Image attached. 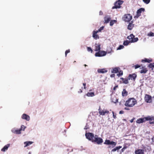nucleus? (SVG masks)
I'll return each mask as SVG.
<instances>
[{
	"label": "nucleus",
	"mask_w": 154,
	"mask_h": 154,
	"mask_svg": "<svg viewBox=\"0 0 154 154\" xmlns=\"http://www.w3.org/2000/svg\"><path fill=\"white\" fill-rule=\"evenodd\" d=\"M137 103V101L135 98H130L126 101L125 105L127 107H132Z\"/></svg>",
	"instance_id": "obj_1"
},
{
	"label": "nucleus",
	"mask_w": 154,
	"mask_h": 154,
	"mask_svg": "<svg viewBox=\"0 0 154 154\" xmlns=\"http://www.w3.org/2000/svg\"><path fill=\"white\" fill-rule=\"evenodd\" d=\"M92 142L98 144H100L103 143V140L102 138L98 137L97 135H95Z\"/></svg>",
	"instance_id": "obj_2"
},
{
	"label": "nucleus",
	"mask_w": 154,
	"mask_h": 154,
	"mask_svg": "<svg viewBox=\"0 0 154 154\" xmlns=\"http://www.w3.org/2000/svg\"><path fill=\"white\" fill-rule=\"evenodd\" d=\"M132 17L130 14H125L122 18L123 20L125 22H129L132 19Z\"/></svg>",
	"instance_id": "obj_3"
},
{
	"label": "nucleus",
	"mask_w": 154,
	"mask_h": 154,
	"mask_svg": "<svg viewBox=\"0 0 154 154\" xmlns=\"http://www.w3.org/2000/svg\"><path fill=\"white\" fill-rule=\"evenodd\" d=\"M123 2L121 0H118L116 1L115 3V5L112 7V9H117L121 8V5H122Z\"/></svg>",
	"instance_id": "obj_4"
},
{
	"label": "nucleus",
	"mask_w": 154,
	"mask_h": 154,
	"mask_svg": "<svg viewBox=\"0 0 154 154\" xmlns=\"http://www.w3.org/2000/svg\"><path fill=\"white\" fill-rule=\"evenodd\" d=\"M104 144L107 145H111L112 146V147L113 148L116 145L117 143L115 142L110 141L109 140H106L104 143Z\"/></svg>",
	"instance_id": "obj_5"
},
{
	"label": "nucleus",
	"mask_w": 154,
	"mask_h": 154,
	"mask_svg": "<svg viewBox=\"0 0 154 154\" xmlns=\"http://www.w3.org/2000/svg\"><path fill=\"white\" fill-rule=\"evenodd\" d=\"M85 135L87 139L92 142L94 137V134L93 133H86Z\"/></svg>",
	"instance_id": "obj_6"
},
{
	"label": "nucleus",
	"mask_w": 154,
	"mask_h": 154,
	"mask_svg": "<svg viewBox=\"0 0 154 154\" xmlns=\"http://www.w3.org/2000/svg\"><path fill=\"white\" fill-rule=\"evenodd\" d=\"M106 54V52L100 50L98 52L95 53V56L96 57H102L105 55Z\"/></svg>",
	"instance_id": "obj_7"
},
{
	"label": "nucleus",
	"mask_w": 154,
	"mask_h": 154,
	"mask_svg": "<svg viewBox=\"0 0 154 154\" xmlns=\"http://www.w3.org/2000/svg\"><path fill=\"white\" fill-rule=\"evenodd\" d=\"M145 122L146 121H150L149 123L150 124L154 123V117L153 116H148L146 117H144Z\"/></svg>",
	"instance_id": "obj_8"
},
{
	"label": "nucleus",
	"mask_w": 154,
	"mask_h": 154,
	"mask_svg": "<svg viewBox=\"0 0 154 154\" xmlns=\"http://www.w3.org/2000/svg\"><path fill=\"white\" fill-rule=\"evenodd\" d=\"M144 100L147 103H150L152 102V97L147 94L145 95L144 97Z\"/></svg>",
	"instance_id": "obj_9"
},
{
	"label": "nucleus",
	"mask_w": 154,
	"mask_h": 154,
	"mask_svg": "<svg viewBox=\"0 0 154 154\" xmlns=\"http://www.w3.org/2000/svg\"><path fill=\"white\" fill-rule=\"evenodd\" d=\"M144 9L143 8H140L137 10V14L134 17V18H137L139 16L141 15V13L142 11H144Z\"/></svg>",
	"instance_id": "obj_10"
},
{
	"label": "nucleus",
	"mask_w": 154,
	"mask_h": 154,
	"mask_svg": "<svg viewBox=\"0 0 154 154\" xmlns=\"http://www.w3.org/2000/svg\"><path fill=\"white\" fill-rule=\"evenodd\" d=\"M98 33L97 31H94L93 32L92 37L95 39H97L99 38V36L97 34Z\"/></svg>",
	"instance_id": "obj_11"
},
{
	"label": "nucleus",
	"mask_w": 154,
	"mask_h": 154,
	"mask_svg": "<svg viewBox=\"0 0 154 154\" xmlns=\"http://www.w3.org/2000/svg\"><path fill=\"white\" fill-rule=\"evenodd\" d=\"M136 77V74L135 73H133L132 74L129 75L128 77V79L129 80L131 79L135 80Z\"/></svg>",
	"instance_id": "obj_12"
},
{
	"label": "nucleus",
	"mask_w": 154,
	"mask_h": 154,
	"mask_svg": "<svg viewBox=\"0 0 154 154\" xmlns=\"http://www.w3.org/2000/svg\"><path fill=\"white\" fill-rule=\"evenodd\" d=\"M100 107L99 109V112L100 115H104L106 113H108L109 111L108 110H105L104 111L103 110H101L100 109Z\"/></svg>",
	"instance_id": "obj_13"
},
{
	"label": "nucleus",
	"mask_w": 154,
	"mask_h": 154,
	"mask_svg": "<svg viewBox=\"0 0 154 154\" xmlns=\"http://www.w3.org/2000/svg\"><path fill=\"white\" fill-rule=\"evenodd\" d=\"M104 23H108L109 21H110L111 20V18L110 17V16L107 15L104 17Z\"/></svg>",
	"instance_id": "obj_14"
},
{
	"label": "nucleus",
	"mask_w": 154,
	"mask_h": 154,
	"mask_svg": "<svg viewBox=\"0 0 154 154\" xmlns=\"http://www.w3.org/2000/svg\"><path fill=\"white\" fill-rule=\"evenodd\" d=\"M22 118L23 119H25L26 121H29L30 120V117L28 115L23 114L22 116Z\"/></svg>",
	"instance_id": "obj_15"
},
{
	"label": "nucleus",
	"mask_w": 154,
	"mask_h": 154,
	"mask_svg": "<svg viewBox=\"0 0 154 154\" xmlns=\"http://www.w3.org/2000/svg\"><path fill=\"white\" fill-rule=\"evenodd\" d=\"M142 69L140 71V72L141 73H146L148 71L147 69L145 67V66H142L141 68Z\"/></svg>",
	"instance_id": "obj_16"
},
{
	"label": "nucleus",
	"mask_w": 154,
	"mask_h": 154,
	"mask_svg": "<svg viewBox=\"0 0 154 154\" xmlns=\"http://www.w3.org/2000/svg\"><path fill=\"white\" fill-rule=\"evenodd\" d=\"M144 152L143 149H138L135 150V154H144Z\"/></svg>",
	"instance_id": "obj_17"
},
{
	"label": "nucleus",
	"mask_w": 154,
	"mask_h": 154,
	"mask_svg": "<svg viewBox=\"0 0 154 154\" xmlns=\"http://www.w3.org/2000/svg\"><path fill=\"white\" fill-rule=\"evenodd\" d=\"M100 49V44H96L95 51H99Z\"/></svg>",
	"instance_id": "obj_18"
},
{
	"label": "nucleus",
	"mask_w": 154,
	"mask_h": 154,
	"mask_svg": "<svg viewBox=\"0 0 154 154\" xmlns=\"http://www.w3.org/2000/svg\"><path fill=\"white\" fill-rule=\"evenodd\" d=\"M134 27V24H133V22L131 21V23H130L128 26L127 28L129 30H131Z\"/></svg>",
	"instance_id": "obj_19"
},
{
	"label": "nucleus",
	"mask_w": 154,
	"mask_h": 154,
	"mask_svg": "<svg viewBox=\"0 0 154 154\" xmlns=\"http://www.w3.org/2000/svg\"><path fill=\"white\" fill-rule=\"evenodd\" d=\"M10 146V144H8L7 145H5L3 148L1 149V151L3 152H5L6 150H7L8 148Z\"/></svg>",
	"instance_id": "obj_20"
},
{
	"label": "nucleus",
	"mask_w": 154,
	"mask_h": 154,
	"mask_svg": "<svg viewBox=\"0 0 154 154\" xmlns=\"http://www.w3.org/2000/svg\"><path fill=\"white\" fill-rule=\"evenodd\" d=\"M145 122L144 118H140L138 119L136 121V122L137 123L140 124L143 123Z\"/></svg>",
	"instance_id": "obj_21"
},
{
	"label": "nucleus",
	"mask_w": 154,
	"mask_h": 154,
	"mask_svg": "<svg viewBox=\"0 0 154 154\" xmlns=\"http://www.w3.org/2000/svg\"><path fill=\"white\" fill-rule=\"evenodd\" d=\"M128 94V92L125 90V89H123L122 91V95L123 97L126 96Z\"/></svg>",
	"instance_id": "obj_22"
},
{
	"label": "nucleus",
	"mask_w": 154,
	"mask_h": 154,
	"mask_svg": "<svg viewBox=\"0 0 154 154\" xmlns=\"http://www.w3.org/2000/svg\"><path fill=\"white\" fill-rule=\"evenodd\" d=\"M97 72L99 73H104L107 72V70L105 69H99L97 70Z\"/></svg>",
	"instance_id": "obj_23"
},
{
	"label": "nucleus",
	"mask_w": 154,
	"mask_h": 154,
	"mask_svg": "<svg viewBox=\"0 0 154 154\" xmlns=\"http://www.w3.org/2000/svg\"><path fill=\"white\" fill-rule=\"evenodd\" d=\"M120 79L123 81V83L124 84H128L129 82L128 81V79H124L123 78H121Z\"/></svg>",
	"instance_id": "obj_24"
},
{
	"label": "nucleus",
	"mask_w": 154,
	"mask_h": 154,
	"mask_svg": "<svg viewBox=\"0 0 154 154\" xmlns=\"http://www.w3.org/2000/svg\"><path fill=\"white\" fill-rule=\"evenodd\" d=\"M152 61V59H149L146 58H145L142 60V62H148L149 63Z\"/></svg>",
	"instance_id": "obj_25"
},
{
	"label": "nucleus",
	"mask_w": 154,
	"mask_h": 154,
	"mask_svg": "<svg viewBox=\"0 0 154 154\" xmlns=\"http://www.w3.org/2000/svg\"><path fill=\"white\" fill-rule=\"evenodd\" d=\"M33 142L32 141H26L24 142V144H25L24 147H27L30 145Z\"/></svg>",
	"instance_id": "obj_26"
},
{
	"label": "nucleus",
	"mask_w": 154,
	"mask_h": 154,
	"mask_svg": "<svg viewBox=\"0 0 154 154\" xmlns=\"http://www.w3.org/2000/svg\"><path fill=\"white\" fill-rule=\"evenodd\" d=\"M119 68L118 67H116L113 69V70L112 71V72L113 73H117L118 71Z\"/></svg>",
	"instance_id": "obj_27"
},
{
	"label": "nucleus",
	"mask_w": 154,
	"mask_h": 154,
	"mask_svg": "<svg viewBox=\"0 0 154 154\" xmlns=\"http://www.w3.org/2000/svg\"><path fill=\"white\" fill-rule=\"evenodd\" d=\"M122 146H120L116 147L115 148H114V149H112V150L111 152H115L117 150H118L119 149H120L122 148Z\"/></svg>",
	"instance_id": "obj_28"
},
{
	"label": "nucleus",
	"mask_w": 154,
	"mask_h": 154,
	"mask_svg": "<svg viewBox=\"0 0 154 154\" xmlns=\"http://www.w3.org/2000/svg\"><path fill=\"white\" fill-rule=\"evenodd\" d=\"M138 40V38L137 37L135 38L134 37L133 38L132 40L131 41V43L135 42H137Z\"/></svg>",
	"instance_id": "obj_29"
},
{
	"label": "nucleus",
	"mask_w": 154,
	"mask_h": 154,
	"mask_svg": "<svg viewBox=\"0 0 154 154\" xmlns=\"http://www.w3.org/2000/svg\"><path fill=\"white\" fill-rule=\"evenodd\" d=\"M135 36L133 35V34H130V35L128 36L127 38L129 39L130 40H132L133 38Z\"/></svg>",
	"instance_id": "obj_30"
},
{
	"label": "nucleus",
	"mask_w": 154,
	"mask_h": 154,
	"mask_svg": "<svg viewBox=\"0 0 154 154\" xmlns=\"http://www.w3.org/2000/svg\"><path fill=\"white\" fill-rule=\"evenodd\" d=\"M130 43H131L130 40V41L126 40L125 41H124L123 44L124 45L127 46V45H128Z\"/></svg>",
	"instance_id": "obj_31"
},
{
	"label": "nucleus",
	"mask_w": 154,
	"mask_h": 154,
	"mask_svg": "<svg viewBox=\"0 0 154 154\" xmlns=\"http://www.w3.org/2000/svg\"><path fill=\"white\" fill-rule=\"evenodd\" d=\"M94 95V92H88L87 94V96L88 97H93Z\"/></svg>",
	"instance_id": "obj_32"
},
{
	"label": "nucleus",
	"mask_w": 154,
	"mask_h": 154,
	"mask_svg": "<svg viewBox=\"0 0 154 154\" xmlns=\"http://www.w3.org/2000/svg\"><path fill=\"white\" fill-rule=\"evenodd\" d=\"M21 131L20 129L16 130L14 131V133L17 134H20L21 133Z\"/></svg>",
	"instance_id": "obj_33"
},
{
	"label": "nucleus",
	"mask_w": 154,
	"mask_h": 154,
	"mask_svg": "<svg viewBox=\"0 0 154 154\" xmlns=\"http://www.w3.org/2000/svg\"><path fill=\"white\" fill-rule=\"evenodd\" d=\"M149 68H152L154 67V63H150L148 66Z\"/></svg>",
	"instance_id": "obj_34"
},
{
	"label": "nucleus",
	"mask_w": 154,
	"mask_h": 154,
	"mask_svg": "<svg viewBox=\"0 0 154 154\" xmlns=\"http://www.w3.org/2000/svg\"><path fill=\"white\" fill-rule=\"evenodd\" d=\"M116 21V20H112L110 21V25L111 26H112L114 23Z\"/></svg>",
	"instance_id": "obj_35"
},
{
	"label": "nucleus",
	"mask_w": 154,
	"mask_h": 154,
	"mask_svg": "<svg viewBox=\"0 0 154 154\" xmlns=\"http://www.w3.org/2000/svg\"><path fill=\"white\" fill-rule=\"evenodd\" d=\"M147 35L149 36H154V33L152 32H150L147 34Z\"/></svg>",
	"instance_id": "obj_36"
},
{
	"label": "nucleus",
	"mask_w": 154,
	"mask_h": 154,
	"mask_svg": "<svg viewBox=\"0 0 154 154\" xmlns=\"http://www.w3.org/2000/svg\"><path fill=\"white\" fill-rule=\"evenodd\" d=\"M122 75H123V71L122 70H121L119 72V73L117 74V75L119 77L120 76Z\"/></svg>",
	"instance_id": "obj_37"
},
{
	"label": "nucleus",
	"mask_w": 154,
	"mask_h": 154,
	"mask_svg": "<svg viewBox=\"0 0 154 154\" xmlns=\"http://www.w3.org/2000/svg\"><path fill=\"white\" fill-rule=\"evenodd\" d=\"M150 0H143V1L145 4H147L150 2Z\"/></svg>",
	"instance_id": "obj_38"
},
{
	"label": "nucleus",
	"mask_w": 154,
	"mask_h": 154,
	"mask_svg": "<svg viewBox=\"0 0 154 154\" xmlns=\"http://www.w3.org/2000/svg\"><path fill=\"white\" fill-rule=\"evenodd\" d=\"M26 128V127H25L24 125H22L21 126V128L20 129V130H21V131H22V130L24 131Z\"/></svg>",
	"instance_id": "obj_39"
},
{
	"label": "nucleus",
	"mask_w": 154,
	"mask_h": 154,
	"mask_svg": "<svg viewBox=\"0 0 154 154\" xmlns=\"http://www.w3.org/2000/svg\"><path fill=\"white\" fill-rule=\"evenodd\" d=\"M104 27L103 26L101 27L98 30L96 31H97L98 32H100L101 30L103 29Z\"/></svg>",
	"instance_id": "obj_40"
},
{
	"label": "nucleus",
	"mask_w": 154,
	"mask_h": 154,
	"mask_svg": "<svg viewBox=\"0 0 154 154\" xmlns=\"http://www.w3.org/2000/svg\"><path fill=\"white\" fill-rule=\"evenodd\" d=\"M124 46L123 45H121L118 48H117V50H120L121 49H123L124 48Z\"/></svg>",
	"instance_id": "obj_41"
},
{
	"label": "nucleus",
	"mask_w": 154,
	"mask_h": 154,
	"mask_svg": "<svg viewBox=\"0 0 154 154\" xmlns=\"http://www.w3.org/2000/svg\"><path fill=\"white\" fill-rule=\"evenodd\" d=\"M87 50L88 51H91V53L93 52V50L90 47H87Z\"/></svg>",
	"instance_id": "obj_42"
},
{
	"label": "nucleus",
	"mask_w": 154,
	"mask_h": 154,
	"mask_svg": "<svg viewBox=\"0 0 154 154\" xmlns=\"http://www.w3.org/2000/svg\"><path fill=\"white\" fill-rule=\"evenodd\" d=\"M70 52V50L69 49H68V50H66V51H65V56L66 57V56H67V54L68 53H69Z\"/></svg>",
	"instance_id": "obj_43"
},
{
	"label": "nucleus",
	"mask_w": 154,
	"mask_h": 154,
	"mask_svg": "<svg viewBox=\"0 0 154 154\" xmlns=\"http://www.w3.org/2000/svg\"><path fill=\"white\" fill-rule=\"evenodd\" d=\"M134 67L135 69H137L138 68L140 67V66L139 65L137 64L135 65H134Z\"/></svg>",
	"instance_id": "obj_44"
},
{
	"label": "nucleus",
	"mask_w": 154,
	"mask_h": 154,
	"mask_svg": "<svg viewBox=\"0 0 154 154\" xmlns=\"http://www.w3.org/2000/svg\"><path fill=\"white\" fill-rule=\"evenodd\" d=\"M112 113L113 114V117L114 119H116V114L115 115L114 114V112H112Z\"/></svg>",
	"instance_id": "obj_45"
},
{
	"label": "nucleus",
	"mask_w": 154,
	"mask_h": 154,
	"mask_svg": "<svg viewBox=\"0 0 154 154\" xmlns=\"http://www.w3.org/2000/svg\"><path fill=\"white\" fill-rule=\"evenodd\" d=\"M109 48L110 49V51H109L108 50V49L107 50V52L108 53H111L112 52H113V51H112V48Z\"/></svg>",
	"instance_id": "obj_46"
},
{
	"label": "nucleus",
	"mask_w": 154,
	"mask_h": 154,
	"mask_svg": "<svg viewBox=\"0 0 154 154\" xmlns=\"http://www.w3.org/2000/svg\"><path fill=\"white\" fill-rule=\"evenodd\" d=\"M118 87V85H116L115 86L114 88H113V90L115 91L116 90V89Z\"/></svg>",
	"instance_id": "obj_47"
},
{
	"label": "nucleus",
	"mask_w": 154,
	"mask_h": 154,
	"mask_svg": "<svg viewBox=\"0 0 154 154\" xmlns=\"http://www.w3.org/2000/svg\"><path fill=\"white\" fill-rule=\"evenodd\" d=\"M83 85L84 86V88L85 89H86V83H83Z\"/></svg>",
	"instance_id": "obj_48"
},
{
	"label": "nucleus",
	"mask_w": 154,
	"mask_h": 154,
	"mask_svg": "<svg viewBox=\"0 0 154 154\" xmlns=\"http://www.w3.org/2000/svg\"><path fill=\"white\" fill-rule=\"evenodd\" d=\"M103 12L101 11H100L99 12V15H103Z\"/></svg>",
	"instance_id": "obj_49"
},
{
	"label": "nucleus",
	"mask_w": 154,
	"mask_h": 154,
	"mask_svg": "<svg viewBox=\"0 0 154 154\" xmlns=\"http://www.w3.org/2000/svg\"><path fill=\"white\" fill-rule=\"evenodd\" d=\"M123 148L125 149H126L127 148V145L126 144H124Z\"/></svg>",
	"instance_id": "obj_50"
},
{
	"label": "nucleus",
	"mask_w": 154,
	"mask_h": 154,
	"mask_svg": "<svg viewBox=\"0 0 154 154\" xmlns=\"http://www.w3.org/2000/svg\"><path fill=\"white\" fill-rule=\"evenodd\" d=\"M115 74H111V75H110V77L112 78V77H115Z\"/></svg>",
	"instance_id": "obj_51"
},
{
	"label": "nucleus",
	"mask_w": 154,
	"mask_h": 154,
	"mask_svg": "<svg viewBox=\"0 0 154 154\" xmlns=\"http://www.w3.org/2000/svg\"><path fill=\"white\" fill-rule=\"evenodd\" d=\"M118 99H116V100L115 101H112L114 103H116L118 102Z\"/></svg>",
	"instance_id": "obj_52"
},
{
	"label": "nucleus",
	"mask_w": 154,
	"mask_h": 154,
	"mask_svg": "<svg viewBox=\"0 0 154 154\" xmlns=\"http://www.w3.org/2000/svg\"><path fill=\"white\" fill-rule=\"evenodd\" d=\"M124 111H123L122 110H121L119 112V113L120 114H123L124 113Z\"/></svg>",
	"instance_id": "obj_53"
},
{
	"label": "nucleus",
	"mask_w": 154,
	"mask_h": 154,
	"mask_svg": "<svg viewBox=\"0 0 154 154\" xmlns=\"http://www.w3.org/2000/svg\"><path fill=\"white\" fill-rule=\"evenodd\" d=\"M134 119H131V120H130V122L131 123H132L133 122V121H134Z\"/></svg>",
	"instance_id": "obj_54"
},
{
	"label": "nucleus",
	"mask_w": 154,
	"mask_h": 154,
	"mask_svg": "<svg viewBox=\"0 0 154 154\" xmlns=\"http://www.w3.org/2000/svg\"><path fill=\"white\" fill-rule=\"evenodd\" d=\"M125 149L123 148L122 149H121V151L122 152H123L125 151Z\"/></svg>",
	"instance_id": "obj_55"
},
{
	"label": "nucleus",
	"mask_w": 154,
	"mask_h": 154,
	"mask_svg": "<svg viewBox=\"0 0 154 154\" xmlns=\"http://www.w3.org/2000/svg\"><path fill=\"white\" fill-rule=\"evenodd\" d=\"M82 92V91L81 89H80V91H78V92H79V93H81Z\"/></svg>",
	"instance_id": "obj_56"
},
{
	"label": "nucleus",
	"mask_w": 154,
	"mask_h": 154,
	"mask_svg": "<svg viewBox=\"0 0 154 154\" xmlns=\"http://www.w3.org/2000/svg\"><path fill=\"white\" fill-rule=\"evenodd\" d=\"M123 120L124 121H127V120H126V119H123Z\"/></svg>",
	"instance_id": "obj_57"
},
{
	"label": "nucleus",
	"mask_w": 154,
	"mask_h": 154,
	"mask_svg": "<svg viewBox=\"0 0 154 154\" xmlns=\"http://www.w3.org/2000/svg\"><path fill=\"white\" fill-rule=\"evenodd\" d=\"M125 109H127V110L128 109V108H125Z\"/></svg>",
	"instance_id": "obj_58"
},
{
	"label": "nucleus",
	"mask_w": 154,
	"mask_h": 154,
	"mask_svg": "<svg viewBox=\"0 0 154 154\" xmlns=\"http://www.w3.org/2000/svg\"><path fill=\"white\" fill-rule=\"evenodd\" d=\"M28 154H31V152H29Z\"/></svg>",
	"instance_id": "obj_59"
},
{
	"label": "nucleus",
	"mask_w": 154,
	"mask_h": 154,
	"mask_svg": "<svg viewBox=\"0 0 154 154\" xmlns=\"http://www.w3.org/2000/svg\"><path fill=\"white\" fill-rule=\"evenodd\" d=\"M84 66L85 67L86 66H87L86 64H85Z\"/></svg>",
	"instance_id": "obj_60"
},
{
	"label": "nucleus",
	"mask_w": 154,
	"mask_h": 154,
	"mask_svg": "<svg viewBox=\"0 0 154 154\" xmlns=\"http://www.w3.org/2000/svg\"><path fill=\"white\" fill-rule=\"evenodd\" d=\"M110 146H108V148H110Z\"/></svg>",
	"instance_id": "obj_61"
}]
</instances>
